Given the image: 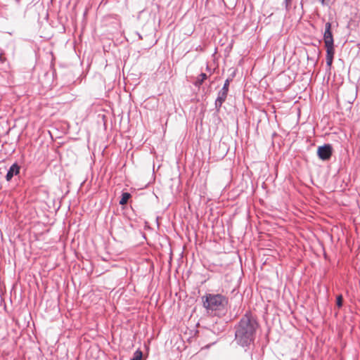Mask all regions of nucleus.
<instances>
[{"instance_id":"11","label":"nucleus","mask_w":360,"mask_h":360,"mask_svg":"<svg viewBox=\"0 0 360 360\" xmlns=\"http://www.w3.org/2000/svg\"><path fill=\"white\" fill-rule=\"evenodd\" d=\"M343 297L342 295H339L336 298V304L340 308L342 306Z\"/></svg>"},{"instance_id":"10","label":"nucleus","mask_w":360,"mask_h":360,"mask_svg":"<svg viewBox=\"0 0 360 360\" xmlns=\"http://www.w3.org/2000/svg\"><path fill=\"white\" fill-rule=\"evenodd\" d=\"M142 356V352L141 350H137L134 352V356L131 360H141Z\"/></svg>"},{"instance_id":"2","label":"nucleus","mask_w":360,"mask_h":360,"mask_svg":"<svg viewBox=\"0 0 360 360\" xmlns=\"http://www.w3.org/2000/svg\"><path fill=\"white\" fill-rule=\"evenodd\" d=\"M203 307L208 310H217L226 304V298L221 295L207 294L202 297Z\"/></svg>"},{"instance_id":"5","label":"nucleus","mask_w":360,"mask_h":360,"mask_svg":"<svg viewBox=\"0 0 360 360\" xmlns=\"http://www.w3.org/2000/svg\"><path fill=\"white\" fill-rule=\"evenodd\" d=\"M229 80L226 79L225 81V83L224 84V86L221 89V91L219 92V95L217 99V103H219L220 105L225 101L227 94L229 91Z\"/></svg>"},{"instance_id":"4","label":"nucleus","mask_w":360,"mask_h":360,"mask_svg":"<svg viewBox=\"0 0 360 360\" xmlns=\"http://www.w3.org/2000/svg\"><path fill=\"white\" fill-rule=\"evenodd\" d=\"M330 28L331 24L330 22H326L325 25V32L323 34L325 45H333V38Z\"/></svg>"},{"instance_id":"13","label":"nucleus","mask_w":360,"mask_h":360,"mask_svg":"<svg viewBox=\"0 0 360 360\" xmlns=\"http://www.w3.org/2000/svg\"><path fill=\"white\" fill-rule=\"evenodd\" d=\"M322 5H325L326 0H319Z\"/></svg>"},{"instance_id":"7","label":"nucleus","mask_w":360,"mask_h":360,"mask_svg":"<svg viewBox=\"0 0 360 360\" xmlns=\"http://www.w3.org/2000/svg\"><path fill=\"white\" fill-rule=\"evenodd\" d=\"M20 167L17 164H13L8 171L6 179L7 181H11L14 174H18L19 173Z\"/></svg>"},{"instance_id":"12","label":"nucleus","mask_w":360,"mask_h":360,"mask_svg":"<svg viewBox=\"0 0 360 360\" xmlns=\"http://www.w3.org/2000/svg\"><path fill=\"white\" fill-rule=\"evenodd\" d=\"M284 2L285 4V8L288 9L291 4L292 0H284Z\"/></svg>"},{"instance_id":"6","label":"nucleus","mask_w":360,"mask_h":360,"mask_svg":"<svg viewBox=\"0 0 360 360\" xmlns=\"http://www.w3.org/2000/svg\"><path fill=\"white\" fill-rule=\"evenodd\" d=\"M326 64L330 67L333 63V56L335 54L334 46H326Z\"/></svg>"},{"instance_id":"8","label":"nucleus","mask_w":360,"mask_h":360,"mask_svg":"<svg viewBox=\"0 0 360 360\" xmlns=\"http://www.w3.org/2000/svg\"><path fill=\"white\" fill-rule=\"evenodd\" d=\"M130 198L131 195L129 193H123L120 200V204L121 205L127 204Z\"/></svg>"},{"instance_id":"9","label":"nucleus","mask_w":360,"mask_h":360,"mask_svg":"<svg viewBox=\"0 0 360 360\" xmlns=\"http://www.w3.org/2000/svg\"><path fill=\"white\" fill-rule=\"evenodd\" d=\"M207 79V75L205 73H201L199 76V77L197 79V80L195 82V86H200L204 80Z\"/></svg>"},{"instance_id":"3","label":"nucleus","mask_w":360,"mask_h":360,"mask_svg":"<svg viewBox=\"0 0 360 360\" xmlns=\"http://www.w3.org/2000/svg\"><path fill=\"white\" fill-rule=\"evenodd\" d=\"M317 154L320 159L327 160L330 159L332 155V147L329 144L319 146L317 150Z\"/></svg>"},{"instance_id":"1","label":"nucleus","mask_w":360,"mask_h":360,"mask_svg":"<svg viewBox=\"0 0 360 360\" xmlns=\"http://www.w3.org/2000/svg\"><path fill=\"white\" fill-rule=\"evenodd\" d=\"M256 327V321L250 316L245 315L236 332V339L242 346L250 344L253 339Z\"/></svg>"}]
</instances>
